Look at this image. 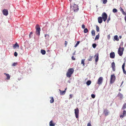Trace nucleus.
Here are the masks:
<instances>
[{"instance_id": "47", "label": "nucleus", "mask_w": 126, "mask_h": 126, "mask_svg": "<svg viewBox=\"0 0 126 126\" xmlns=\"http://www.w3.org/2000/svg\"><path fill=\"white\" fill-rule=\"evenodd\" d=\"M82 28L83 29L85 28V26L84 24L82 25Z\"/></svg>"}, {"instance_id": "36", "label": "nucleus", "mask_w": 126, "mask_h": 126, "mask_svg": "<svg viewBox=\"0 0 126 126\" xmlns=\"http://www.w3.org/2000/svg\"><path fill=\"white\" fill-rule=\"evenodd\" d=\"M80 42L79 41H77V43H76V44L75 45V47H76L79 44V43Z\"/></svg>"}, {"instance_id": "29", "label": "nucleus", "mask_w": 126, "mask_h": 126, "mask_svg": "<svg viewBox=\"0 0 126 126\" xmlns=\"http://www.w3.org/2000/svg\"><path fill=\"white\" fill-rule=\"evenodd\" d=\"M99 33L96 36V37L95 38V40H98L99 39Z\"/></svg>"}, {"instance_id": "24", "label": "nucleus", "mask_w": 126, "mask_h": 126, "mask_svg": "<svg viewBox=\"0 0 126 126\" xmlns=\"http://www.w3.org/2000/svg\"><path fill=\"white\" fill-rule=\"evenodd\" d=\"M50 98L51 99L50 100V102L51 103H53L54 101V98L53 97H50Z\"/></svg>"}, {"instance_id": "48", "label": "nucleus", "mask_w": 126, "mask_h": 126, "mask_svg": "<svg viewBox=\"0 0 126 126\" xmlns=\"http://www.w3.org/2000/svg\"><path fill=\"white\" fill-rule=\"evenodd\" d=\"M110 20V17H109L108 19L107 20V22H108L109 20Z\"/></svg>"}, {"instance_id": "31", "label": "nucleus", "mask_w": 126, "mask_h": 126, "mask_svg": "<svg viewBox=\"0 0 126 126\" xmlns=\"http://www.w3.org/2000/svg\"><path fill=\"white\" fill-rule=\"evenodd\" d=\"M91 81L90 80H89L86 82V84L88 85H89L91 83Z\"/></svg>"}, {"instance_id": "54", "label": "nucleus", "mask_w": 126, "mask_h": 126, "mask_svg": "<svg viewBox=\"0 0 126 126\" xmlns=\"http://www.w3.org/2000/svg\"><path fill=\"white\" fill-rule=\"evenodd\" d=\"M70 1H72V0H69Z\"/></svg>"}, {"instance_id": "12", "label": "nucleus", "mask_w": 126, "mask_h": 126, "mask_svg": "<svg viewBox=\"0 0 126 126\" xmlns=\"http://www.w3.org/2000/svg\"><path fill=\"white\" fill-rule=\"evenodd\" d=\"M115 54L114 52H111L110 54V57L111 58H114L115 57Z\"/></svg>"}, {"instance_id": "6", "label": "nucleus", "mask_w": 126, "mask_h": 126, "mask_svg": "<svg viewBox=\"0 0 126 126\" xmlns=\"http://www.w3.org/2000/svg\"><path fill=\"white\" fill-rule=\"evenodd\" d=\"M102 16L103 21H105L107 18V15L105 12H103L102 15Z\"/></svg>"}, {"instance_id": "37", "label": "nucleus", "mask_w": 126, "mask_h": 126, "mask_svg": "<svg viewBox=\"0 0 126 126\" xmlns=\"http://www.w3.org/2000/svg\"><path fill=\"white\" fill-rule=\"evenodd\" d=\"M87 126H92L91 121H90V122L88 123Z\"/></svg>"}, {"instance_id": "43", "label": "nucleus", "mask_w": 126, "mask_h": 126, "mask_svg": "<svg viewBox=\"0 0 126 126\" xmlns=\"http://www.w3.org/2000/svg\"><path fill=\"white\" fill-rule=\"evenodd\" d=\"M14 55L16 57L17 56V53L16 52H15L14 53Z\"/></svg>"}, {"instance_id": "38", "label": "nucleus", "mask_w": 126, "mask_h": 126, "mask_svg": "<svg viewBox=\"0 0 126 126\" xmlns=\"http://www.w3.org/2000/svg\"><path fill=\"white\" fill-rule=\"evenodd\" d=\"M17 64V63H13L12 65V66H16Z\"/></svg>"}, {"instance_id": "11", "label": "nucleus", "mask_w": 126, "mask_h": 126, "mask_svg": "<svg viewBox=\"0 0 126 126\" xmlns=\"http://www.w3.org/2000/svg\"><path fill=\"white\" fill-rule=\"evenodd\" d=\"M111 65L113 71H115V63L114 62H112L111 64Z\"/></svg>"}, {"instance_id": "10", "label": "nucleus", "mask_w": 126, "mask_h": 126, "mask_svg": "<svg viewBox=\"0 0 126 126\" xmlns=\"http://www.w3.org/2000/svg\"><path fill=\"white\" fill-rule=\"evenodd\" d=\"M2 13L4 15L7 16L8 15V11L7 9H4L2 11Z\"/></svg>"}, {"instance_id": "35", "label": "nucleus", "mask_w": 126, "mask_h": 126, "mask_svg": "<svg viewBox=\"0 0 126 126\" xmlns=\"http://www.w3.org/2000/svg\"><path fill=\"white\" fill-rule=\"evenodd\" d=\"M96 44L95 43L93 44L92 45L93 47L94 48H95L96 47Z\"/></svg>"}, {"instance_id": "23", "label": "nucleus", "mask_w": 126, "mask_h": 126, "mask_svg": "<svg viewBox=\"0 0 126 126\" xmlns=\"http://www.w3.org/2000/svg\"><path fill=\"white\" fill-rule=\"evenodd\" d=\"M91 33L92 35L93 36H95V32L94 30H93L91 31Z\"/></svg>"}, {"instance_id": "15", "label": "nucleus", "mask_w": 126, "mask_h": 126, "mask_svg": "<svg viewBox=\"0 0 126 126\" xmlns=\"http://www.w3.org/2000/svg\"><path fill=\"white\" fill-rule=\"evenodd\" d=\"M117 96L118 97H119L120 99L121 100L122 98H123V94L120 93H119L118 95Z\"/></svg>"}, {"instance_id": "18", "label": "nucleus", "mask_w": 126, "mask_h": 126, "mask_svg": "<svg viewBox=\"0 0 126 126\" xmlns=\"http://www.w3.org/2000/svg\"><path fill=\"white\" fill-rule=\"evenodd\" d=\"M4 74L6 75L7 77L6 78V79L7 80H9L10 78V76L8 74H6V73H4Z\"/></svg>"}, {"instance_id": "50", "label": "nucleus", "mask_w": 126, "mask_h": 126, "mask_svg": "<svg viewBox=\"0 0 126 126\" xmlns=\"http://www.w3.org/2000/svg\"><path fill=\"white\" fill-rule=\"evenodd\" d=\"M122 38V36L121 35L119 36V38L120 39L121 38Z\"/></svg>"}, {"instance_id": "16", "label": "nucleus", "mask_w": 126, "mask_h": 126, "mask_svg": "<svg viewBox=\"0 0 126 126\" xmlns=\"http://www.w3.org/2000/svg\"><path fill=\"white\" fill-rule=\"evenodd\" d=\"M98 21L99 23H101L102 22V18L100 16L98 18Z\"/></svg>"}, {"instance_id": "46", "label": "nucleus", "mask_w": 126, "mask_h": 126, "mask_svg": "<svg viewBox=\"0 0 126 126\" xmlns=\"http://www.w3.org/2000/svg\"><path fill=\"white\" fill-rule=\"evenodd\" d=\"M33 33L31 32H30V34H29V38H30L31 37V35H32V34Z\"/></svg>"}, {"instance_id": "49", "label": "nucleus", "mask_w": 126, "mask_h": 126, "mask_svg": "<svg viewBox=\"0 0 126 126\" xmlns=\"http://www.w3.org/2000/svg\"><path fill=\"white\" fill-rule=\"evenodd\" d=\"M72 59L73 60H75V58L73 56L72 57Z\"/></svg>"}, {"instance_id": "13", "label": "nucleus", "mask_w": 126, "mask_h": 126, "mask_svg": "<svg viewBox=\"0 0 126 126\" xmlns=\"http://www.w3.org/2000/svg\"><path fill=\"white\" fill-rule=\"evenodd\" d=\"M126 115V111L125 110H124L123 111V113L122 115H121L120 116V118H123Z\"/></svg>"}, {"instance_id": "8", "label": "nucleus", "mask_w": 126, "mask_h": 126, "mask_svg": "<svg viewBox=\"0 0 126 126\" xmlns=\"http://www.w3.org/2000/svg\"><path fill=\"white\" fill-rule=\"evenodd\" d=\"M103 78L102 77H100L98 79L97 83L98 85L101 84L102 82Z\"/></svg>"}, {"instance_id": "21", "label": "nucleus", "mask_w": 126, "mask_h": 126, "mask_svg": "<svg viewBox=\"0 0 126 126\" xmlns=\"http://www.w3.org/2000/svg\"><path fill=\"white\" fill-rule=\"evenodd\" d=\"M49 125L50 126H55V124L53 123L52 121H51L49 122Z\"/></svg>"}, {"instance_id": "28", "label": "nucleus", "mask_w": 126, "mask_h": 126, "mask_svg": "<svg viewBox=\"0 0 126 126\" xmlns=\"http://www.w3.org/2000/svg\"><path fill=\"white\" fill-rule=\"evenodd\" d=\"M45 37L46 38V39H48L49 38V35L47 34H45Z\"/></svg>"}, {"instance_id": "33", "label": "nucleus", "mask_w": 126, "mask_h": 126, "mask_svg": "<svg viewBox=\"0 0 126 126\" xmlns=\"http://www.w3.org/2000/svg\"><path fill=\"white\" fill-rule=\"evenodd\" d=\"M103 3L104 4L106 3L107 2V0H102Z\"/></svg>"}, {"instance_id": "4", "label": "nucleus", "mask_w": 126, "mask_h": 126, "mask_svg": "<svg viewBox=\"0 0 126 126\" xmlns=\"http://www.w3.org/2000/svg\"><path fill=\"white\" fill-rule=\"evenodd\" d=\"M116 79V77L114 75V74L111 75L110 78V83L112 84L115 81Z\"/></svg>"}, {"instance_id": "1", "label": "nucleus", "mask_w": 126, "mask_h": 126, "mask_svg": "<svg viewBox=\"0 0 126 126\" xmlns=\"http://www.w3.org/2000/svg\"><path fill=\"white\" fill-rule=\"evenodd\" d=\"M74 71V70L73 68L68 69L66 73V76L67 77L69 78L71 77Z\"/></svg>"}, {"instance_id": "51", "label": "nucleus", "mask_w": 126, "mask_h": 126, "mask_svg": "<svg viewBox=\"0 0 126 126\" xmlns=\"http://www.w3.org/2000/svg\"><path fill=\"white\" fill-rule=\"evenodd\" d=\"M124 82V81H122V84H121V86L122 85V84H123V83Z\"/></svg>"}, {"instance_id": "9", "label": "nucleus", "mask_w": 126, "mask_h": 126, "mask_svg": "<svg viewBox=\"0 0 126 126\" xmlns=\"http://www.w3.org/2000/svg\"><path fill=\"white\" fill-rule=\"evenodd\" d=\"M109 111L107 109H105L103 111V113L104 114L105 116H107L109 114Z\"/></svg>"}, {"instance_id": "39", "label": "nucleus", "mask_w": 126, "mask_h": 126, "mask_svg": "<svg viewBox=\"0 0 126 126\" xmlns=\"http://www.w3.org/2000/svg\"><path fill=\"white\" fill-rule=\"evenodd\" d=\"M125 63H124L122 65V69H125L124 68V67H125Z\"/></svg>"}, {"instance_id": "52", "label": "nucleus", "mask_w": 126, "mask_h": 126, "mask_svg": "<svg viewBox=\"0 0 126 126\" xmlns=\"http://www.w3.org/2000/svg\"><path fill=\"white\" fill-rule=\"evenodd\" d=\"M123 42H122L121 43V44H123Z\"/></svg>"}, {"instance_id": "32", "label": "nucleus", "mask_w": 126, "mask_h": 126, "mask_svg": "<svg viewBox=\"0 0 126 126\" xmlns=\"http://www.w3.org/2000/svg\"><path fill=\"white\" fill-rule=\"evenodd\" d=\"M60 91L61 94H64L65 93V90L64 91H62L61 90H60Z\"/></svg>"}, {"instance_id": "22", "label": "nucleus", "mask_w": 126, "mask_h": 126, "mask_svg": "<svg viewBox=\"0 0 126 126\" xmlns=\"http://www.w3.org/2000/svg\"><path fill=\"white\" fill-rule=\"evenodd\" d=\"M41 52L43 55H44L46 54V52L45 50L41 49Z\"/></svg>"}, {"instance_id": "27", "label": "nucleus", "mask_w": 126, "mask_h": 126, "mask_svg": "<svg viewBox=\"0 0 126 126\" xmlns=\"http://www.w3.org/2000/svg\"><path fill=\"white\" fill-rule=\"evenodd\" d=\"M96 30L97 32H99V27L97 25L96 26Z\"/></svg>"}, {"instance_id": "25", "label": "nucleus", "mask_w": 126, "mask_h": 126, "mask_svg": "<svg viewBox=\"0 0 126 126\" xmlns=\"http://www.w3.org/2000/svg\"><path fill=\"white\" fill-rule=\"evenodd\" d=\"M126 108V103H124L123 105L122 108V109L124 110Z\"/></svg>"}, {"instance_id": "5", "label": "nucleus", "mask_w": 126, "mask_h": 126, "mask_svg": "<svg viewBox=\"0 0 126 126\" xmlns=\"http://www.w3.org/2000/svg\"><path fill=\"white\" fill-rule=\"evenodd\" d=\"M75 110V116L76 118L78 119L79 118V110L78 108H76V109H75L74 110Z\"/></svg>"}, {"instance_id": "17", "label": "nucleus", "mask_w": 126, "mask_h": 126, "mask_svg": "<svg viewBox=\"0 0 126 126\" xmlns=\"http://www.w3.org/2000/svg\"><path fill=\"white\" fill-rule=\"evenodd\" d=\"M120 11L122 12L123 15H126V13L124 11L123 9L121 7H120Z\"/></svg>"}, {"instance_id": "55", "label": "nucleus", "mask_w": 126, "mask_h": 126, "mask_svg": "<svg viewBox=\"0 0 126 126\" xmlns=\"http://www.w3.org/2000/svg\"><path fill=\"white\" fill-rule=\"evenodd\" d=\"M66 88L65 89V91L66 90Z\"/></svg>"}, {"instance_id": "42", "label": "nucleus", "mask_w": 126, "mask_h": 126, "mask_svg": "<svg viewBox=\"0 0 126 126\" xmlns=\"http://www.w3.org/2000/svg\"><path fill=\"white\" fill-rule=\"evenodd\" d=\"M124 73L125 75H126V71L125 70V69H123Z\"/></svg>"}, {"instance_id": "14", "label": "nucleus", "mask_w": 126, "mask_h": 126, "mask_svg": "<svg viewBox=\"0 0 126 126\" xmlns=\"http://www.w3.org/2000/svg\"><path fill=\"white\" fill-rule=\"evenodd\" d=\"M98 56H99V54L98 53H97L96 54H95L94 56V57H96L95 59V61L96 62H97L98 60Z\"/></svg>"}, {"instance_id": "7", "label": "nucleus", "mask_w": 126, "mask_h": 126, "mask_svg": "<svg viewBox=\"0 0 126 126\" xmlns=\"http://www.w3.org/2000/svg\"><path fill=\"white\" fill-rule=\"evenodd\" d=\"M72 9L75 12H77L79 10L78 6L77 5L74 4L72 6Z\"/></svg>"}, {"instance_id": "26", "label": "nucleus", "mask_w": 126, "mask_h": 126, "mask_svg": "<svg viewBox=\"0 0 126 126\" xmlns=\"http://www.w3.org/2000/svg\"><path fill=\"white\" fill-rule=\"evenodd\" d=\"M85 59H82L81 60V64H83V66H84V61H85Z\"/></svg>"}, {"instance_id": "3", "label": "nucleus", "mask_w": 126, "mask_h": 126, "mask_svg": "<svg viewBox=\"0 0 126 126\" xmlns=\"http://www.w3.org/2000/svg\"><path fill=\"white\" fill-rule=\"evenodd\" d=\"M124 50V48L123 47H119L118 50V53L119 56H121L123 55Z\"/></svg>"}, {"instance_id": "45", "label": "nucleus", "mask_w": 126, "mask_h": 126, "mask_svg": "<svg viewBox=\"0 0 126 126\" xmlns=\"http://www.w3.org/2000/svg\"><path fill=\"white\" fill-rule=\"evenodd\" d=\"M67 44V41H65V47L66 46Z\"/></svg>"}, {"instance_id": "40", "label": "nucleus", "mask_w": 126, "mask_h": 126, "mask_svg": "<svg viewBox=\"0 0 126 126\" xmlns=\"http://www.w3.org/2000/svg\"><path fill=\"white\" fill-rule=\"evenodd\" d=\"M91 96L93 98H95V95L94 94H91Z\"/></svg>"}, {"instance_id": "44", "label": "nucleus", "mask_w": 126, "mask_h": 126, "mask_svg": "<svg viewBox=\"0 0 126 126\" xmlns=\"http://www.w3.org/2000/svg\"><path fill=\"white\" fill-rule=\"evenodd\" d=\"M14 46L15 47H19V45L17 44L16 43L15 44Z\"/></svg>"}, {"instance_id": "2", "label": "nucleus", "mask_w": 126, "mask_h": 126, "mask_svg": "<svg viewBox=\"0 0 126 126\" xmlns=\"http://www.w3.org/2000/svg\"><path fill=\"white\" fill-rule=\"evenodd\" d=\"M35 28L36 29V33L37 35L39 36L40 35L41 29L38 25L37 24L36 25Z\"/></svg>"}, {"instance_id": "53", "label": "nucleus", "mask_w": 126, "mask_h": 126, "mask_svg": "<svg viewBox=\"0 0 126 126\" xmlns=\"http://www.w3.org/2000/svg\"><path fill=\"white\" fill-rule=\"evenodd\" d=\"M75 52H74V53H73V54L74 55V54H75Z\"/></svg>"}, {"instance_id": "41", "label": "nucleus", "mask_w": 126, "mask_h": 126, "mask_svg": "<svg viewBox=\"0 0 126 126\" xmlns=\"http://www.w3.org/2000/svg\"><path fill=\"white\" fill-rule=\"evenodd\" d=\"M69 96L70 97L69 98V99H70L72 98L73 97V95L72 94H70L69 95Z\"/></svg>"}, {"instance_id": "34", "label": "nucleus", "mask_w": 126, "mask_h": 126, "mask_svg": "<svg viewBox=\"0 0 126 126\" xmlns=\"http://www.w3.org/2000/svg\"><path fill=\"white\" fill-rule=\"evenodd\" d=\"M113 12L114 13H115L117 12V9L115 8H114L113 9Z\"/></svg>"}, {"instance_id": "19", "label": "nucleus", "mask_w": 126, "mask_h": 126, "mask_svg": "<svg viewBox=\"0 0 126 126\" xmlns=\"http://www.w3.org/2000/svg\"><path fill=\"white\" fill-rule=\"evenodd\" d=\"M114 39L117 41H118L119 40V38L117 35H115L114 37Z\"/></svg>"}, {"instance_id": "20", "label": "nucleus", "mask_w": 126, "mask_h": 126, "mask_svg": "<svg viewBox=\"0 0 126 126\" xmlns=\"http://www.w3.org/2000/svg\"><path fill=\"white\" fill-rule=\"evenodd\" d=\"M93 56H91L90 55L89 57L88 60L89 61H91L92 60Z\"/></svg>"}, {"instance_id": "30", "label": "nucleus", "mask_w": 126, "mask_h": 126, "mask_svg": "<svg viewBox=\"0 0 126 126\" xmlns=\"http://www.w3.org/2000/svg\"><path fill=\"white\" fill-rule=\"evenodd\" d=\"M88 32V30L87 28H85L84 30V33H87Z\"/></svg>"}]
</instances>
